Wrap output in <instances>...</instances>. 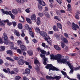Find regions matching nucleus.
Wrapping results in <instances>:
<instances>
[{"label":"nucleus","instance_id":"nucleus-1","mask_svg":"<svg viewBox=\"0 0 80 80\" xmlns=\"http://www.w3.org/2000/svg\"><path fill=\"white\" fill-rule=\"evenodd\" d=\"M3 36L2 37V38L5 40L3 41V43L6 45H11L13 42H11L10 41L8 40V37L6 33L4 32L3 34Z\"/></svg>","mask_w":80,"mask_h":80},{"label":"nucleus","instance_id":"nucleus-2","mask_svg":"<svg viewBox=\"0 0 80 80\" xmlns=\"http://www.w3.org/2000/svg\"><path fill=\"white\" fill-rule=\"evenodd\" d=\"M45 68H47V69H49V71L51 70L52 71H59L58 69L53 66L52 64H47L45 66Z\"/></svg>","mask_w":80,"mask_h":80},{"label":"nucleus","instance_id":"nucleus-3","mask_svg":"<svg viewBox=\"0 0 80 80\" xmlns=\"http://www.w3.org/2000/svg\"><path fill=\"white\" fill-rule=\"evenodd\" d=\"M62 58V56L60 54L59 58H58V63H65L67 62V59H61Z\"/></svg>","mask_w":80,"mask_h":80},{"label":"nucleus","instance_id":"nucleus-4","mask_svg":"<svg viewBox=\"0 0 80 80\" xmlns=\"http://www.w3.org/2000/svg\"><path fill=\"white\" fill-rule=\"evenodd\" d=\"M60 55V54L58 55L57 56H54V55L53 54L50 55V57H51V59L52 60V59H54L55 60L56 59L58 61V60Z\"/></svg>","mask_w":80,"mask_h":80},{"label":"nucleus","instance_id":"nucleus-5","mask_svg":"<svg viewBox=\"0 0 80 80\" xmlns=\"http://www.w3.org/2000/svg\"><path fill=\"white\" fill-rule=\"evenodd\" d=\"M72 28L73 30L76 31L77 30V28H79L78 25L77 24H75L74 22L72 23Z\"/></svg>","mask_w":80,"mask_h":80},{"label":"nucleus","instance_id":"nucleus-6","mask_svg":"<svg viewBox=\"0 0 80 80\" xmlns=\"http://www.w3.org/2000/svg\"><path fill=\"white\" fill-rule=\"evenodd\" d=\"M66 63L68 65V66H69L70 69H71L69 73H72L73 72V69L72 68V66L71 65V64L68 62H67Z\"/></svg>","mask_w":80,"mask_h":80},{"label":"nucleus","instance_id":"nucleus-7","mask_svg":"<svg viewBox=\"0 0 80 80\" xmlns=\"http://www.w3.org/2000/svg\"><path fill=\"white\" fill-rule=\"evenodd\" d=\"M40 52L42 53L40 55L41 57V58H45V53H46V51H44V50L40 49Z\"/></svg>","mask_w":80,"mask_h":80},{"label":"nucleus","instance_id":"nucleus-8","mask_svg":"<svg viewBox=\"0 0 80 80\" xmlns=\"http://www.w3.org/2000/svg\"><path fill=\"white\" fill-rule=\"evenodd\" d=\"M1 12L3 13H4V14H6V15H12V12L11 11H9L8 12L7 11H5L3 9H1Z\"/></svg>","mask_w":80,"mask_h":80},{"label":"nucleus","instance_id":"nucleus-9","mask_svg":"<svg viewBox=\"0 0 80 80\" xmlns=\"http://www.w3.org/2000/svg\"><path fill=\"white\" fill-rule=\"evenodd\" d=\"M40 34L41 36L43 37H48L47 32L43 31H41L40 32Z\"/></svg>","mask_w":80,"mask_h":80},{"label":"nucleus","instance_id":"nucleus-10","mask_svg":"<svg viewBox=\"0 0 80 80\" xmlns=\"http://www.w3.org/2000/svg\"><path fill=\"white\" fill-rule=\"evenodd\" d=\"M13 32L14 35H15L17 37H20V33L18 32V30H16L15 29L14 30Z\"/></svg>","mask_w":80,"mask_h":80},{"label":"nucleus","instance_id":"nucleus-11","mask_svg":"<svg viewBox=\"0 0 80 80\" xmlns=\"http://www.w3.org/2000/svg\"><path fill=\"white\" fill-rule=\"evenodd\" d=\"M31 20L33 22H37L36 15L35 14H33L31 16Z\"/></svg>","mask_w":80,"mask_h":80},{"label":"nucleus","instance_id":"nucleus-12","mask_svg":"<svg viewBox=\"0 0 80 80\" xmlns=\"http://www.w3.org/2000/svg\"><path fill=\"white\" fill-rule=\"evenodd\" d=\"M61 39L62 41L64 42V43H68V40L65 38H64L62 36H61Z\"/></svg>","mask_w":80,"mask_h":80},{"label":"nucleus","instance_id":"nucleus-13","mask_svg":"<svg viewBox=\"0 0 80 80\" xmlns=\"http://www.w3.org/2000/svg\"><path fill=\"white\" fill-rule=\"evenodd\" d=\"M24 62L25 60H24L21 59L18 62V63L20 65H23L24 64Z\"/></svg>","mask_w":80,"mask_h":80},{"label":"nucleus","instance_id":"nucleus-14","mask_svg":"<svg viewBox=\"0 0 80 80\" xmlns=\"http://www.w3.org/2000/svg\"><path fill=\"white\" fill-rule=\"evenodd\" d=\"M61 78V77L60 76H55V77H52V80H59Z\"/></svg>","mask_w":80,"mask_h":80},{"label":"nucleus","instance_id":"nucleus-15","mask_svg":"<svg viewBox=\"0 0 80 80\" xmlns=\"http://www.w3.org/2000/svg\"><path fill=\"white\" fill-rule=\"evenodd\" d=\"M53 30L54 32H59V30H58V27H57V26L55 25L53 26Z\"/></svg>","mask_w":80,"mask_h":80},{"label":"nucleus","instance_id":"nucleus-16","mask_svg":"<svg viewBox=\"0 0 80 80\" xmlns=\"http://www.w3.org/2000/svg\"><path fill=\"white\" fill-rule=\"evenodd\" d=\"M20 47L21 50H24V51L27 50V48L25 46L23 45H21Z\"/></svg>","mask_w":80,"mask_h":80},{"label":"nucleus","instance_id":"nucleus-17","mask_svg":"<svg viewBox=\"0 0 80 80\" xmlns=\"http://www.w3.org/2000/svg\"><path fill=\"white\" fill-rule=\"evenodd\" d=\"M44 13L45 14L46 17L48 18H50V15L48 13V12L47 11H44Z\"/></svg>","mask_w":80,"mask_h":80},{"label":"nucleus","instance_id":"nucleus-18","mask_svg":"<svg viewBox=\"0 0 80 80\" xmlns=\"http://www.w3.org/2000/svg\"><path fill=\"white\" fill-rule=\"evenodd\" d=\"M34 63L35 65H38L39 66H40V62L37 59H35L34 60Z\"/></svg>","mask_w":80,"mask_h":80},{"label":"nucleus","instance_id":"nucleus-19","mask_svg":"<svg viewBox=\"0 0 80 80\" xmlns=\"http://www.w3.org/2000/svg\"><path fill=\"white\" fill-rule=\"evenodd\" d=\"M42 60H44V61L42 62L43 64L45 65H47V62L48 60L47 58H45V57L42 58Z\"/></svg>","mask_w":80,"mask_h":80},{"label":"nucleus","instance_id":"nucleus-20","mask_svg":"<svg viewBox=\"0 0 80 80\" xmlns=\"http://www.w3.org/2000/svg\"><path fill=\"white\" fill-rule=\"evenodd\" d=\"M12 12L14 15H17L18 14V11L16 9H12Z\"/></svg>","mask_w":80,"mask_h":80},{"label":"nucleus","instance_id":"nucleus-21","mask_svg":"<svg viewBox=\"0 0 80 80\" xmlns=\"http://www.w3.org/2000/svg\"><path fill=\"white\" fill-rule=\"evenodd\" d=\"M25 72L23 73V74H25V73H26V74H29L30 73V69H28V68H27L25 70Z\"/></svg>","mask_w":80,"mask_h":80},{"label":"nucleus","instance_id":"nucleus-22","mask_svg":"<svg viewBox=\"0 0 80 80\" xmlns=\"http://www.w3.org/2000/svg\"><path fill=\"white\" fill-rule=\"evenodd\" d=\"M37 22H36V23L38 25H40V22L41 21H40V18L38 17L37 18Z\"/></svg>","mask_w":80,"mask_h":80},{"label":"nucleus","instance_id":"nucleus-23","mask_svg":"<svg viewBox=\"0 0 80 80\" xmlns=\"http://www.w3.org/2000/svg\"><path fill=\"white\" fill-rule=\"evenodd\" d=\"M46 78L47 80H53V77L48 75L46 76Z\"/></svg>","mask_w":80,"mask_h":80},{"label":"nucleus","instance_id":"nucleus-24","mask_svg":"<svg viewBox=\"0 0 80 80\" xmlns=\"http://www.w3.org/2000/svg\"><path fill=\"white\" fill-rule=\"evenodd\" d=\"M54 47L57 50L60 51L61 50L60 48L57 45H54Z\"/></svg>","mask_w":80,"mask_h":80},{"label":"nucleus","instance_id":"nucleus-25","mask_svg":"<svg viewBox=\"0 0 80 80\" xmlns=\"http://www.w3.org/2000/svg\"><path fill=\"white\" fill-rule=\"evenodd\" d=\"M5 50V47L4 46H1L0 47V52H3Z\"/></svg>","mask_w":80,"mask_h":80},{"label":"nucleus","instance_id":"nucleus-26","mask_svg":"<svg viewBox=\"0 0 80 80\" xmlns=\"http://www.w3.org/2000/svg\"><path fill=\"white\" fill-rule=\"evenodd\" d=\"M18 27L19 29H22V24L19 23L18 25Z\"/></svg>","mask_w":80,"mask_h":80},{"label":"nucleus","instance_id":"nucleus-27","mask_svg":"<svg viewBox=\"0 0 80 80\" xmlns=\"http://www.w3.org/2000/svg\"><path fill=\"white\" fill-rule=\"evenodd\" d=\"M57 26L58 28H60V29H61L62 30V24H61V23H57Z\"/></svg>","mask_w":80,"mask_h":80},{"label":"nucleus","instance_id":"nucleus-28","mask_svg":"<svg viewBox=\"0 0 80 80\" xmlns=\"http://www.w3.org/2000/svg\"><path fill=\"white\" fill-rule=\"evenodd\" d=\"M35 31L36 32H37V33H40V29H39L38 28H36L35 29Z\"/></svg>","mask_w":80,"mask_h":80},{"label":"nucleus","instance_id":"nucleus-29","mask_svg":"<svg viewBox=\"0 0 80 80\" xmlns=\"http://www.w3.org/2000/svg\"><path fill=\"white\" fill-rule=\"evenodd\" d=\"M6 52L7 54L11 55H12V54H13L12 51H11V50H8Z\"/></svg>","mask_w":80,"mask_h":80},{"label":"nucleus","instance_id":"nucleus-30","mask_svg":"<svg viewBox=\"0 0 80 80\" xmlns=\"http://www.w3.org/2000/svg\"><path fill=\"white\" fill-rule=\"evenodd\" d=\"M4 23L3 20L0 21V26H1V27H4V26H5V23Z\"/></svg>","mask_w":80,"mask_h":80},{"label":"nucleus","instance_id":"nucleus-31","mask_svg":"<svg viewBox=\"0 0 80 80\" xmlns=\"http://www.w3.org/2000/svg\"><path fill=\"white\" fill-rule=\"evenodd\" d=\"M28 53L29 56H32L33 55V52L31 51H28Z\"/></svg>","mask_w":80,"mask_h":80},{"label":"nucleus","instance_id":"nucleus-32","mask_svg":"<svg viewBox=\"0 0 80 80\" xmlns=\"http://www.w3.org/2000/svg\"><path fill=\"white\" fill-rule=\"evenodd\" d=\"M8 70V72L9 73H10V74H15V72L13 71H10V70L9 68H7Z\"/></svg>","mask_w":80,"mask_h":80},{"label":"nucleus","instance_id":"nucleus-33","mask_svg":"<svg viewBox=\"0 0 80 80\" xmlns=\"http://www.w3.org/2000/svg\"><path fill=\"white\" fill-rule=\"evenodd\" d=\"M6 59L8 60H9V61H11V62H14V60L12 59V58L10 57H7L6 58Z\"/></svg>","mask_w":80,"mask_h":80},{"label":"nucleus","instance_id":"nucleus-34","mask_svg":"<svg viewBox=\"0 0 80 80\" xmlns=\"http://www.w3.org/2000/svg\"><path fill=\"white\" fill-rule=\"evenodd\" d=\"M13 71L15 73V74H17L18 72V69L17 68H15L13 69Z\"/></svg>","mask_w":80,"mask_h":80},{"label":"nucleus","instance_id":"nucleus-35","mask_svg":"<svg viewBox=\"0 0 80 80\" xmlns=\"http://www.w3.org/2000/svg\"><path fill=\"white\" fill-rule=\"evenodd\" d=\"M39 4H40V5H42V6H45V5H46L45 2L43 1H41Z\"/></svg>","mask_w":80,"mask_h":80},{"label":"nucleus","instance_id":"nucleus-36","mask_svg":"<svg viewBox=\"0 0 80 80\" xmlns=\"http://www.w3.org/2000/svg\"><path fill=\"white\" fill-rule=\"evenodd\" d=\"M18 42V45H23V42L21 41L18 40L17 41Z\"/></svg>","mask_w":80,"mask_h":80},{"label":"nucleus","instance_id":"nucleus-37","mask_svg":"<svg viewBox=\"0 0 80 80\" xmlns=\"http://www.w3.org/2000/svg\"><path fill=\"white\" fill-rule=\"evenodd\" d=\"M29 34L32 38H34L35 37L34 36V35H33V32L32 31L29 32Z\"/></svg>","mask_w":80,"mask_h":80},{"label":"nucleus","instance_id":"nucleus-38","mask_svg":"<svg viewBox=\"0 0 80 80\" xmlns=\"http://www.w3.org/2000/svg\"><path fill=\"white\" fill-rule=\"evenodd\" d=\"M26 20L28 23H32V21H31V20H30V19L29 18H26Z\"/></svg>","mask_w":80,"mask_h":80},{"label":"nucleus","instance_id":"nucleus-39","mask_svg":"<svg viewBox=\"0 0 80 80\" xmlns=\"http://www.w3.org/2000/svg\"><path fill=\"white\" fill-rule=\"evenodd\" d=\"M54 19H55V20H58V21H61V20L59 18H58V16H55L54 17Z\"/></svg>","mask_w":80,"mask_h":80},{"label":"nucleus","instance_id":"nucleus-40","mask_svg":"<svg viewBox=\"0 0 80 80\" xmlns=\"http://www.w3.org/2000/svg\"><path fill=\"white\" fill-rule=\"evenodd\" d=\"M68 11H70L71 10V5L70 4H68Z\"/></svg>","mask_w":80,"mask_h":80},{"label":"nucleus","instance_id":"nucleus-41","mask_svg":"<svg viewBox=\"0 0 80 80\" xmlns=\"http://www.w3.org/2000/svg\"><path fill=\"white\" fill-rule=\"evenodd\" d=\"M61 45L62 46V48H63L65 46V43H64V42L62 41H61Z\"/></svg>","mask_w":80,"mask_h":80},{"label":"nucleus","instance_id":"nucleus-42","mask_svg":"<svg viewBox=\"0 0 80 80\" xmlns=\"http://www.w3.org/2000/svg\"><path fill=\"white\" fill-rule=\"evenodd\" d=\"M15 78L16 80H19L21 78V77L19 76H17L15 77Z\"/></svg>","mask_w":80,"mask_h":80},{"label":"nucleus","instance_id":"nucleus-43","mask_svg":"<svg viewBox=\"0 0 80 80\" xmlns=\"http://www.w3.org/2000/svg\"><path fill=\"white\" fill-rule=\"evenodd\" d=\"M17 52L19 54H22V51L20 49H18L17 50Z\"/></svg>","mask_w":80,"mask_h":80},{"label":"nucleus","instance_id":"nucleus-44","mask_svg":"<svg viewBox=\"0 0 80 80\" xmlns=\"http://www.w3.org/2000/svg\"><path fill=\"white\" fill-rule=\"evenodd\" d=\"M12 23L14 27H16V25H17V22H12Z\"/></svg>","mask_w":80,"mask_h":80},{"label":"nucleus","instance_id":"nucleus-45","mask_svg":"<svg viewBox=\"0 0 80 80\" xmlns=\"http://www.w3.org/2000/svg\"><path fill=\"white\" fill-rule=\"evenodd\" d=\"M61 73H62V75H64L65 77H67V74L66 73V72H65L64 71H61Z\"/></svg>","mask_w":80,"mask_h":80},{"label":"nucleus","instance_id":"nucleus-46","mask_svg":"<svg viewBox=\"0 0 80 80\" xmlns=\"http://www.w3.org/2000/svg\"><path fill=\"white\" fill-rule=\"evenodd\" d=\"M21 37H24L25 36V34L24 33V32H23V30L22 31V33L21 34Z\"/></svg>","mask_w":80,"mask_h":80},{"label":"nucleus","instance_id":"nucleus-47","mask_svg":"<svg viewBox=\"0 0 80 80\" xmlns=\"http://www.w3.org/2000/svg\"><path fill=\"white\" fill-rule=\"evenodd\" d=\"M29 28V26L28 24H26L25 26V28L26 30H28Z\"/></svg>","mask_w":80,"mask_h":80},{"label":"nucleus","instance_id":"nucleus-48","mask_svg":"<svg viewBox=\"0 0 80 80\" xmlns=\"http://www.w3.org/2000/svg\"><path fill=\"white\" fill-rule=\"evenodd\" d=\"M37 68H35V69L36 70V71L37 72H38L39 70H40V68H39V67H38V65H37Z\"/></svg>","mask_w":80,"mask_h":80},{"label":"nucleus","instance_id":"nucleus-49","mask_svg":"<svg viewBox=\"0 0 80 80\" xmlns=\"http://www.w3.org/2000/svg\"><path fill=\"white\" fill-rule=\"evenodd\" d=\"M48 34L49 35H52L53 33V31H50L48 32Z\"/></svg>","mask_w":80,"mask_h":80},{"label":"nucleus","instance_id":"nucleus-50","mask_svg":"<svg viewBox=\"0 0 80 80\" xmlns=\"http://www.w3.org/2000/svg\"><path fill=\"white\" fill-rule=\"evenodd\" d=\"M42 8H42V6L41 5H38V9L39 10H42Z\"/></svg>","mask_w":80,"mask_h":80},{"label":"nucleus","instance_id":"nucleus-51","mask_svg":"<svg viewBox=\"0 0 80 80\" xmlns=\"http://www.w3.org/2000/svg\"><path fill=\"white\" fill-rule=\"evenodd\" d=\"M10 45V47L11 48H12V49H13V50H14V46L13 45V43L12 42V43H11Z\"/></svg>","mask_w":80,"mask_h":80},{"label":"nucleus","instance_id":"nucleus-52","mask_svg":"<svg viewBox=\"0 0 80 80\" xmlns=\"http://www.w3.org/2000/svg\"><path fill=\"white\" fill-rule=\"evenodd\" d=\"M25 40L26 41V42L27 43H29V41L28 40V37H25Z\"/></svg>","mask_w":80,"mask_h":80},{"label":"nucleus","instance_id":"nucleus-53","mask_svg":"<svg viewBox=\"0 0 80 80\" xmlns=\"http://www.w3.org/2000/svg\"><path fill=\"white\" fill-rule=\"evenodd\" d=\"M38 16H39V17H42V16H43V12H39L38 14Z\"/></svg>","mask_w":80,"mask_h":80},{"label":"nucleus","instance_id":"nucleus-54","mask_svg":"<svg viewBox=\"0 0 80 80\" xmlns=\"http://www.w3.org/2000/svg\"><path fill=\"white\" fill-rule=\"evenodd\" d=\"M74 70H75V71H77V70H78L80 69L78 67H76V68H73Z\"/></svg>","mask_w":80,"mask_h":80},{"label":"nucleus","instance_id":"nucleus-55","mask_svg":"<svg viewBox=\"0 0 80 80\" xmlns=\"http://www.w3.org/2000/svg\"><path fill=\"white\" fill-rule=\"evenodd\" d=\"M18 10L19 13H22V9L20 8H18Z\"/></svg>","mask_w":80,"mask_h":80},{"label":"nucleus","instance_id":"nucleus-56","mask_svg":"<svg viewBox=\"0 0 80 80\" xmlns=\"http://www.w3.org/2000/svg\"><path fill=\"white\" fill-rule=\"evenodd\" d=\"M3 63V61L1 59H0V65H2Z\"/></svg>","mask_w":80,"mask_h":80},{"label":"nucleus","instance_id":"nucleus-57","mask_svg":"<svg viewBox=\"0 0 80 80\" xmlns=\"http://www.w3.org/2000/svg\"><path fill=\"white\" fill-rule=\"evenodd\" d=\"M7 25L8 26H10L11 25H12V23L11 22H10V21H9V22L7 23Z\"/></svg>","mask_w":80,"mask_h":80},{"label":"nucleus","instance_id":"nucleus-58","mask_svg":"<svg viewBox=\"0 0 80 80\" xmlns=\"http://www.w3.org/2000/svg\"><path fill=\"white\" fill-rule=\"evenodd\" d=\"M75 17L77 20H79V16L78 15V14H76Z\"/></svg>","mask_w":80,"mask_h":80},{"label":"nucleus","instance_id":"nucleus-59","mask_svg":"<svg viewBox=\"0 0 80 80\" xmlns=\"http://www.w3.org/2000/svg\"><path fill=\"white\" fill-rule=\"evenodd\" d=\"M24 63H25L26 65H29L30 64L29 62L26 61H24Z\"/></svg>","mask_w":80,"mask_h":80},{"label":"nucleus","instance_id":"nucleus-60","mask_svg":"<svg viewBox=\"0 0 80 80\" xmlns=\"http://www.w3.org/2000/svg\"><path fill=\"white\" fill-rule=\"evenodd\" d=\"M14 59V60H19V58L18 57H13Z\"/></svg>","mask_w":80,"mask_h":80},{"label":"nucleus","instance_id":"nucleus-61","mask_svg":"<svg viewBox=\"0 0 80 80\" xmlns=\"http://www.w3.org/2000/svg\"><path fill=\"white\" fill-rule=\"evenodd\" d=\"M32 41L35 43H37L38 42V41L36 40V39H34L32 40Z\"/></svg>","mask_w":80,"mask_h":80},{"label":"nucleus","instance_id":"nucleus-62","mask_svg":"<svg viewBox=\"0 0 80 80\" xmlns=\"http://www.w3.org/2000/svg\"><path fill=\"white\" fill-rule=\"evenodd\" d=\"M57 2L58 3H59V4H61V3H62V0H57Z\"/></svg>","mask_w":80,"mask_h":80},{"label":"nucleus","instance_id":"nucleus-63","mask_svg":"<svg viewBox=\"0 0 80 80\" xmlns=\"http://www.w3.org/2000/svg\"><path fill=\"white\" fill-rule=\"evenodd\" d=\"M3 70L5 73H8V70H7L6 69H3Z\"/></svg>","mask_w":80,"mask_h":80},{"label":"nucleus","instance_id":"nucleus-64","mask_svg":"<svg viewBox=\"0 0 80 80\" xmlns=\"http://www.w3.org/2000/svg\"><path fill=\"white\" fill-rule=\"evenodd\" d=\"M77 78H78V80H80V74L77 75Z\"/></svg>","mask_w":80,"mask_h":80}]
</instances>
